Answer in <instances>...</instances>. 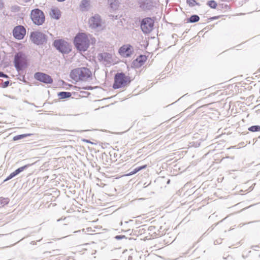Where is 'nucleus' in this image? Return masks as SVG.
<instances>
[{
    "label": "nucleus",
    "instance_id": "obj_23",
    "mask_svg": "<svg viewBox=\"0 0 260 260\" xmlns=\"http://www.w3.org/2000/svg\"><path fill=\"white\" fill-rule=\"evenodd\" d=\"M146 57L145 55H140L137 58V61H138L141 64L146 61Z\"/></svg>",
    "mask_w": 260,
    "mask_h": 260
},
{
    "label": "nucleus",
    "instance_id": "obj_35",
    "mask_svg": "<svg viewBox=\"0 0 260 260\" xmlns=\"http://www.w3.org/2000/svg\"><path fill=\"white\" fill-rule=\"evenodd\" d=\"M30 1V0H25V2H28Z\"/></svg>",
    "mask_w": 260,
    "mask_h": 260
},
{
    "label": "nucleus",
    "instance_id": "obj_8",
    "mask_svg": "<svg viewBox=\"0 0 260 260\" xmlns=\"http://www.w3.org/2000/svg\"><path fill=\"white\" fill-rule=\"evenodd\" d=\"M154 21L151 18H145L143 19L141 23V28L145 34L149 33L153 29Z\"/></svg>",
    "mask_w": 260,
    "mask_h": 260
},
{
    "label": "nucleus",
    "instance_id": "obj_19",
    "mask_svg": "<svg viewBox=\"0 0 260 260\" xmlns=\"http://www.w3.org/2000/svg\"><path fill=\"white\" fill-rule=\"evenodd\" d=\"M108 4L113 10H116L118 7V2L116 0H108Z\"/></svg>",
    "mask_w": 260,
    "mask_h": 260
},
{
    "label": "nucleus",
    "instance_id": "obj_7",
    "mask_svg": "<svg viewBox=\"0 0 260 260\" xmlns=\"http://www.w3.org/2000/svg\"><path fill=\"white\" fill-rule=\"evenodd\" d=\"M53 45L57 50L62 53H68L71 51L68 43L62 40H55Z\"/></svg>",
    "mask_w": 260,
    "mask_h": 260
},
{
    "label": "nucleus",
    "instance_id": "obj_6",
    "mask_svg": "<svg viewBox=\"0 0 260 260\" xmlns=\"http://www.w3.org/2000/svg\"><path fill=\"white\" fill-rule=\"evenodd\" d=\"M30 38L34 44L38 45L43 44L47 41L46 36L40 31L31 32Z\"/></svg>",
    "mask_w": 260,
    "mask_h": 260
},
{
    "label": "nucleus",
    "instance_id": "obj_5",
    "mask_svg": "<svg viewBox=\"0 0 260 260\" xmlns=\"http://www.w3.org/2000/svg\"><path fill=\"white\" fill-rule=\"evenodd\" d=\"M30 17L33 22L38 25H42L45 21V16L43 12L38 9L31 11Z\"/></svg>",
    "mask_w": 260,
    "mask_h": 260
},
{
    "label": "nucleus",
    "instance_id": "obj_18",
    "mask_svg": "<svg viewBox=\"0 0 260 260\" xmlns=\"http://www.w3.org/2000/svg\"><path fill=\"white\" fill-rule=\"evenodd\" d=\"M200 20V17L197 15H193L187 19V22L195 23Z\"/></svg>",
    "mask_w": 260,
    "mask_h": 260
},
{
    "label": "nucleus",
    "instance_id": "obj_28",
    "mask_svg": "<svg viewBox=\"0 0 260 260\" xmlns=\"http://www.w3.org/2000/svg\"><path fill=\"white\" fill-rule=\"evenodd\" d=\"M0 77L8 78L7 75L4 74L3 72H0Z\"/></svg>",
    "mask_w": 260,
    "mask_h": 260
},
{
    "label": "nucleus",
    "instance_id": "obj_3",
    "mask_svg": "<svg viewBox=\"0 0 260 260\" xmlns=\"http://www.w3.org/2000/svg\"><path fill=\"white\" fill-rule=\"evenodd\" d=\"M131 82V79L129 76L125 75L122 72L118 73L115 75L113 88L114 89H118L126 87Z\"/></svg>",
    "mask_w": 260,
    "mask_h": 260
},
{
    "label": "nucleus",
    "instance_id": "obj_31",
    "mask_svg": "<svg viewBox=\"0 0 260 260\" xmlns=\"http://www.w3.org/2000/svg\"><path fill=\"white\" fill-rule=\"evenodd\" d=\"M83 141L86 142L87 143H91V142L89 140H83Z\"/></svg>",
    "mask_w": 260,
    "mask_h": 260
},
{
    "label": "nucleus",
    "instance_id": "obj_25",
    "mask_svg": "<svg viewBox=\"0 0 260 260\" xmlns=\"http://www.w3.org/2000/svg\"><path fill=\"white\" fill-rule=\"evenodd\" d=\"M187 4L189 5V6H191V7H193L196 4H197L196 1H194V0H187Z\"/></svg>",
    "mask_w": 260,
    "mask_h": 260
},
{
    "label": "nucleus",
    "instance_id": "obj_12",
    "mask_svg": "<svg viewBox=\"0 0 260 260\" xmlns=\"http://www.w3.org/2000/svg\"><path fill=\"white\" fill-rule=\"evenodd\" d=\"M89 24L92 28H96L101 25V19L99 15H94L89 20Z\"/></svg>",
    "mask_w": 260,
    "mask_h": 260
},
{
    "label": "nucleus",
    "instance_id": "obj_10",
    "mask_svg": "<svg viewBox=\"0 0 260 260\" xmlns=\"http://www.w3.org/2000/svg\"><path fill=\"white\" fill-rule=\"evenodd\" d=\"M26 34V29L22 25H18L13 30L14 37L18 40L23 39Z\"/></svg>",
    "mask_w": 260,
    "mask_h": 260
},
{
    "label": "nucleus",
    "instance_id": "obj_22",
    "mask_svg": "<svg viewBox=\"0 0 260 260\" xmlns=\"http://www.w3.org/2000/svg\"><path fill=\"white\" fill-rule=\"evenodd\" d=\"M248 130L251 132H255L260 131V126L259 125H253L248 128Z\"/></svg>",
    "mask_w": 260,
    "mask_h": 260
},
{
    "label": "nucleus",
    "instance_id": "obj_21",
    "mask_svg": "<svg viewBox=\"0 0 260 260\" xmlns=\"http://www.w3.org/2000/svg\"><path fill=\"white\" fill-rule=\"evenodd\" d=\"M30 135H31V134H28L19 135H17V136L14 137L13 139L14 141H17V140H19L25 138H26L28 136H29Z\"/></svg>",
    "mask_w": 260,
    "mask_h": 260
},
{
    "label": "nucleus",
    "instance_id": "obj_15",
    "mask_svg": "<svg viewBox=\"0 0 260 260\" xmlns=\"http://www.w3.org/2000/svg\"><path fill=\"white\" fill-rule=\"evenodd\" d=\"M82 11H87L90 8V2L88 0H82L80 5Z\"/></svg>",
    "mask_w": 260,
    "mask_h": 260
},
{
    "label": "nucleus",
    "instance_id": "obj_36",
    "mask_svg": "<svg viewBox=\"0 0 260 260\" xmlns=\"http://www.w3.org/2000/svg\"><path fill=\"white\" fill-rule=\"evenodd\" d=\"M61 132H65V131H66V130L62 129V130H61Z\"/></svg>",
    "mask_w": 260,
    "mask_h": 260
},
{
    "label": "nucleus",
    "instance_id": "obj_37",
    "mask_svg": "<svg viewBox=\"0 0 260 260\" xmlns=\"http://www.w3.org/2000/svg\"><path fill=\"white\" fill-rule=\"evenodd\" d=\"M82 231L83 232H85V230L83 229L82 230Z\"/></svg>",
    "mask_w": 260,
    "mask_h": 260
},
{
    "label": "nucleus",
    "instance_id": "obj_9",
    "mask_svg": "<svg viewBox=\"0 0 260 260\" xmlns=\"http://www.w3.org/2000/svg\"><path fill=\"white\" fill-rule=\"evenodd\" d=\"M34 78L45 84H51L53 82V79L50 76L42 72L36 73L34 75Z\"/></svg>",
    "mask_w": 260,
    "mask_h": 260
},
{
    "label": "nucleus",
    "instance_id": "obj_13",
    "mask_svg": "<svg viewBox=\"0 0 260 260\" xmlns=\"http://www.w3.org/2000/svg\"><path fill=\"white\" fill-rule=\"evenodd\" d=\"M99 60L105 64H110L112 60V55L109 53H102L98 55Z\"/></svg>",
    "mask_w": 260,
    "mask_h": 260
},
{
    "label": "nucleus",
    "instance_id": "obj_26",
    "mask_svg": "<svg viewBox=\"0 0 260 260\" xmlns=\"http://www.w3.org/2000/svg\"><path fill=\"white\" fill-rule=\"evenodd\" d=\"M141 170V168H139V167H137L135 169L133 170L132 172H131L129 173V175H133L139 172V171Z\"/></svg>",
    "mask_w": 260,
    "mask_h": 260
},
{
    "label": "nucleus",
    "instance_id": "obj_29",
    "mask_svg": "<svg viewBox=\"0 0 260 260\" xmlns=\"http://www.w3.org/2000/svg\"><path fill=\"white\" fill-rule=\"evenodd\" d=\"M122 237L121 236H116L115 237V238H116V239L119 240V239H121L122 238Z\"/></svg>",
    "mask_w": 260,
    "mask_h": 260
},
{
    "label": "nucleus",
    "instance_id": "obj_14",
    "mask_svg": "<svg viewBox=\"0 0 260 260\" xmlns=\"http://www.w3.org/2000/svg\"><path fill=\"white\" fill-rule=\"evenodd\" d=\"M29 166H30V165H26L23 167L19 168L18 169L16 170L14 172L11 173L9 175V176L8 177H7V178L5 180V181L9 180L13 178V177H15L16 176L18 175L19 173H20L21 172H22V171H23L24 170L26 169Z\"/></svg>",
    "mask_w": 260,
    "mask_h": 260
},
{
    "label": "nucleus",
    "instance_id": "obj_2",
    "mask_svg": "<svg viewBox=\"0 0 260 260\" xmlns=\"http://www.w3.org/2000/svg\"><path fill=\"white\" fill-rule=\"evenodd\" d=\"M91 76V72L87 68H79L72 71L70 77L76 81H86Z\"/></svg>",
    "mask_w": 260,
    "mask_h": 260
},
{
    "label": "nucleus",
    "instance_id": "obj_34",
    "mask_svg": "<svg viewBox=\"0 0 260 260\" xmlns=\"http://www.w3.org/2000/svg\"><path fill=\"white\" fill-rule=\"evenodd\" d=\"M57 1H59V2H63V1H64L65 0H57Z\"/></svg>",
    "mask_w": 260,
    "mask_h": 260
},
{
    "label": "nucleus",
    "instance_id": "obj_17",
    "mask_svg": "<svg viewBox=\"0 0 260 260\" xmlns=\"http://www.w3.org/2000/svg\"><path fill=\"white\" fill-rule=\"evenodd\" d=\"M50 15L52 18L56 19H59L60 16L59 11L58 10L55 9H52L51 10Z\"/></svg>",
    "mask_w": 260,
    "mask_h": 260
},
{
    "label": "nucleus",
    "instance_id": "obj_1",
    "mask_svg": "<svg viewBox=\"0 0 260 260\" xmlns=\"http://www.w3.org/2000/svg\"><path fill=\"white\" fill-rule=\"evenodd\" d=\"M91 36L85 33H79L75 37L74 43L80 51H85L89 46Z\"/></svg>",
    "mask_w": 260,
    "mask_h": 260
},
{
    "label": "nucleus",
    "instance_id": "obj_4",
    "mask_svg": "<svg viewBox=\"0 0 260 260\" xmlns=\"http://www.w3.org/2000/svg\"><path fill=\"white\" fill-rule=\"evenodd\" d=\"M14 63L18 71L22 70L27 66V55L22 52H18L15 55Z\"/></svg>",
    "mask_w": 260,
    "mask_h": 260
},
{
    "label": "nucleus",
    "instance_id": "obj_30",
    "mask_svg": "<svg viewBox=\"0 0 260 260\" xmlns=\"http://www.w3.org/2000/svg\"><path fill=\"white\" fill-rule=\"evenodd\" d=\"M146 167V166L144 165V166H141V167H139V168H141V170H142L143 169H145Z\"/></svg>",
    "mask_w": 260,
    "mask_h": 260
},
{
    "label": "nucleus",
    "instance_id": "obj_32",
    "mask_svg": "<svg viewBox=\"0 0 260 260\" xmlns=\"http://www.w3.org/2000/svg\"><path fill=\"white\" fill-rule=\"evenodd\" d=\"M80 231H81L80 230H79V231H75L74 233H76L80 232Z\"/></svg>",
    "mask_w": 260,
    "mask_h": 260
},
{
    "label": "nucleus",
    "instance_id": "obj_33",
    "mask_svg": "<svg viewBox=\"0 0 260 260\" xmlns=\"http://www.w3.org/2000/svg\"><path fill=\"white\" fill-rule=\"evenodd\" d=\"M32 244H35L36 243L35 241H32L31 243Z\"/></svg>",
    "mask_w": 260,
    "mask_h": 260
},
{
    "label": "nucleus",
    "instance_id": "obj_27",
    "mask_svg": "<svg viewBox=\"0 0 260 260\" xmlns=\"http://www.w3.org/2000/svg\"><path fill=\"white\" fill-rule=\"evenodd\" d=\"M9 83L10 82L9 81H5L3 83L2 87L3 88H6L9 86Z\"/></svg>",
    "mask_w": 260,
    "mask_h": 260
},
{
    "label": "nucleus",
    "instance_id": "obj_20",
    "mask_svg": "<svg viewBox=\"0 0 260 260\" xmlns=\"http://www.w3.org/2000/svg\"><path fill=\"white\" fill-rule=\"evenodd\" d=\"M9 199L5 198H0V208L4 207L5 205L8 204L9 202Z\"/></svg>",
    "mask_w": 260,
    "mask_h": 260
},
{
    "label": "nucleus",
    "instance_id": "obj_24",
    "mask_svg": "<svg viewBox=\"0 0 260 260\" xmlns=\"http://www.w3.org/2000/svg\"><path fill=\"white\" fill-rule=\"evenodd\" d=\"M207 5L212 9H215L217 7V3L214 1L208 2Z\"/></svg>",
    "mask_w": 260,
    "mask_h": 260
},
{
    "label": "nucleus",
    "instance_id": "obj_11",
    "mask_svg": "<svg viewBox=\"0 0 260 260\" xmlns=\"http://www.w3.org/2000/svg\"><path fill=\"white\" fill-rule=\"evenodd\" d=\"M133 52V47L129 44L124 45L119 49V54L124 57H129L132 54Z\"/></svg>",
    "mask_w": 260,
    "mask_h": 260
},
{
    "label": "nucleus",
    "instance_id": "obj_16",
    "mask_svg": "<svg viewBox=\"0 0 260 260\" xmlns=\"http://www.w3.org/2000/svg\"><path fill=\"white\" fill-rule=\"evenodd\" d=\"M71 93L70 92L61 91L58 93V96L61 99H67L71 96Z\"/></svg>",
    "mask_w": 260,
    "mask_h": 260
}]
</instances>
